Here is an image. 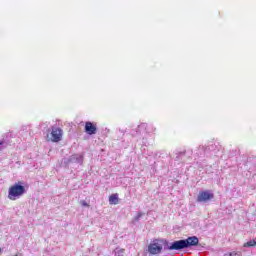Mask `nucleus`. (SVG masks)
Returning a JSON list of instances; mask_svg holds the SVG:
<instances>
[{
    "label": "nucleus",
    "mask_w": 256,
    "mask_h": 256,
    "mask_svg": "<svg viewBox=\"0 0 256 256\" xmlns=\"http://www.w3.org/2000/svg\"><path fill=\"white\" fill-rule=\"evenodd\" d=\"M185 157V152H179L176 154V159H184Z\"/></svg>",
    "instance_id": "14"
},
{
    "label": "nucleus",
    "mask_w": 256,
    "mask_h": 256,
    "mask_svg": "<svg viewBox=\"0 0 256 256\" xmlns=\"http://www.w3.org/2000/svg\"><path fill=\"white\" fill-rule=\"evenodd\" d=\"M254 243H255V245H256V238L254 239Z\"/></svg>",
    "instance_id": "19"
},
{
    "label": "nucleus",
    "mask_w": 256,
    "mask_h": 256,
    "mask_svg": "<svg viewBox=\"0 0 256 256\" xmlns=\"http://www.w3.org/2000/svg\"><path fill=\"white\" fill-rule=\"evenodd\" d=\"M196 155H207V147L200 145L196 150Z\"/></svg>",
    "instance_id": "9"
},
{
    "label": "nucleus",
    "mask_w": 256,
    "mask_h": 256,
    "mask_svg": "<svg viewBox=\"0 0 256 256\" xmlns=\"http://www.w3.org/2000/svg\"><path fill=\"white\" fill-rule=\"evenodd\" d=\"M85 133H87V135H96L97 134V126L95 124H93V122H86L85 123Z\"/></svg>",
    "instance_id": "7"
},
{
    "label": "nucleus",
    "mask_w": 256,
    "mask_h": 256,
    "mask_svg": "<svg viewBox=\"0 0 256 256\" xmlns=\"http://www.w3.org/2000/svg\"><path fill=\"white\" fill-rule=\"evenodd\" d=\"M141 217H143V213L139 212L135 218H134V221H139V219H141Z\"/></svg>",
    "instance_id": "15"
},
{
    "label": "nucleus",
    "mask_w": 256,
    "mask_h": 256,
    "mask_svg": "<svg viewBox=\"0 0 256 256\" xmlns=\"http://www.w3.org/2000/svg\"><path fill=\"white\" fill-rule=\"evenodd\" d=\"M138 129L140 131H146V133H153V131H155V128L151 127V129H149V125L147 123H142L138 126Z\"/></svg>",
    "instance_id": "8"
},
{
    "label": "nucleus",
    "mask_w": 256,
    "mask_h": 256,
    "mask_svg": "<svg viewBox=\"0 0 256 256\" xmlns=\"http://www.w3.org/2000/svg\"><path fill=\"white\" fill-rule=\"evenodd\" d=\"M125 250L124 249H116L115 250V256H124Z\"/></svg>",
    "instance_id": "12"
},
{
    "label": "nucleus",
    "mask_w": 256,
    "mask_h": 256,
    "mask_svg": "<svg viewBox=\"0 0 256 256\" xmlns=\"http://www.w3.org/2000/svg\"><path fill=\"white\" fill-rule=\"evenodd\" d=\"M224 256H243V252L233 251V252H229V253L224 254Z\"/></svg>",
    "instance_id": "11"
},
{
    "label": "nucleus",
    "mask_w": 256,
    "mask_h": 256,
    "mask_svg": "<svg viewBox=\"0 0 256 256\" xmlns=\"http://www.w3.org/2000/svg\"><path fill=\"white\" fill-rule=\"evenodd\" d=\"M25 193H27V189L23 186V182L15 183L8 190V199H10V201H17V199L23 197Z\"/></svg>",
    "instance_id": "2"
},
{
    "label": "nucleus",
    "mask_w": 256,
    "mask_h": 256,
    "mask_svg": "<svg viewBox=\"0 0 256 256\" xmlns=\"http://www.w3.org/2000/svg\"><path fill=\"white\" fill-rule=\"evenodd\" d=\"M109 203L110 205H117L119 203V195L113 194L109 197Z\"/></svg>",
    "instance_id": "10"
},
{
    "label": "nucleus",
    "mask_w": 256,
    "mask_h": 256,
    "mask_svg": "<svg viewBox=\"0 0 256 256\" xmlns=\"http://www.w3.org/2000/svg\"><path fill=\"white\" fill-rule=\"evenodd\" d=\"M51 137H49V134L46 136V141H52L53 143H59L61 139H63V130L57 126L51 127Z\"/></svg>",
    "instance_id": "3"
},
{
    "label": "nucleus",
    "mask_w": 256,
    "mask_h": 256,
    "mask_svg": "<svg viewBox=\"0 0 256 256\" xmlns=\"http://www.w3.org/2000/svg\"><path fill=\"white\" fill-rule=\"evenodd\" d=\"M15 256H17V255H15Z\"/></svg>",
    "instance_id": "20"
},
{
    "label": "nucleus",
    "mask_w": 256,
    "mask_h": 256,
    "mask_svg": "<svg viewBox=\"0 0 256 256\" xmlns=\"http://www.w3.org/2000/svg\"><path fill=\"white\" fill-rule=\"evenodd\" d=\"M71 163H77L78 165H83V155L73 154L68 159L64 160L65 165H71Z\"/></svg>",
    "instance_id": "5"
},
{
    "label": "nucleus",
    "mask_w": 256,
    "mask_h": 256,
    "mask_svg": "<svg viewBox=\"0 0 256 256\" xmlns=\"http://www.w3.org/2000/svg\"><path fill=\"white\" fill-rule=\"evenodd\" d=\"M119 133H121V135H125V130H119Z\"/></svg>",
    "instance_id": "18"
},
{
    "label": "nucleus",
    "mask_w": 256,
    "mask_h": 256,
    "mask_svg": "<svg viewBox=\"0 0 256 256\" xmlns=\"http://www.w3.org/2000/svg\"><path fill=\"white\" fill-rule=\"evenodd\" d=\"M163 245L164 249H168L169 251H181L183 249H189V247H195L199 245V238H197V236H191L187 239L174 241L170 245L167 240H154L149 244L148 252L151 255H159V253L163 251Z\"/></svg>",
    "instance_id": "1"
},
{
    "label": "nucleus",
    "mask_w": 256,
    "mask_h": 256,
    "mask_svg": "<svg viewBox=\"0 0 256 256\" xmlns=\"http://www.w3.org/2000/svg\"><path fill=\"white\" fill-rule=\"evenodd\" d=\"M215 196L213 193L209 191H200L197 196V202L198 203H207L208 201H211Z\"/></svg>",
    "instance_id": "4"
},
{
    "label": "nucleus",
    "mask_w": 256,
    "mask_h": 256,
    "mask_svg": "<svg viewBox=\"0 0 256 256\" xmlns=\"http://www.w3.org/2000/svg\"><path fill=\"white\" fill-rule=\"evenodd\" d=\"M80 205H82V207H89V203H87L85 200H81Z\"/></svg>",
    "instance_id": "16"
},
{
    "label": "nucleus",
    "mask_w": 256,
    "mask_h": 256,
    "mask_svg": "<svg viewBox=\"0 0 256 256\" xmlns=\"http://www.w3.org/2000/svg\"><path fill=\"white\" fill-rule=\"evenodd\" d=\"M255 239L254 240H250V241H248V242H246L245 244H244V247H255Z\"/></svg>",
    "instance_id": "13"
},
{
    "label": "nucleus",
    "mask_w": 256,
    "mask_h": 256,
    "mask_svg": "<svg viewBox=\"0 0 256 256\" xmlns=\"http://www.w3.org/2000/svg\"><path fill=\"white\" fill-rule=\"evenodd\" d=\"M206 149L207 155H209V153H211V155H219V151H221V146L212 142L206 146Z\"/></svg>",
    "instance_id": "6"
},
{
    "label": "nucleus",
    "mask_w": 256,
    "mask_h": 256,
    "mask_svg": "<svg viewBox=\"0 0 256 256\" xmlns=\"http://www.w3.org/2000/svg\"><path fill=\"white\" fill-rule=\"evenodd\" d=\"M4 141H0V151H1V149H3V145H4Z\"/></svg>",
    "instance_id": "17"
}]
</instances>
